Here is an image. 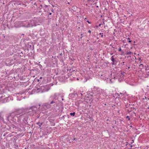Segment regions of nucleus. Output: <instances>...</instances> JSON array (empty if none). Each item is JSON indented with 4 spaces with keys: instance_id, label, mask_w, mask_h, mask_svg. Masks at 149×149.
Instances as JSON below:
<instances>
[{
    "instance_id": "f257e3e1",
    "label": "nucleus",
    "mask_w": 149,
    "mask_h": 149,
    "mask_svg": "<svg viewBox=\"0 0 149 149\" xmlns=\"http://www.w3.org/2000/svg\"><path fill=\"white\" fill-rule=\"evenodd\" d=\"M24 118V113L22 110H19L11 113L7 118L8 120L10 123L13 122L16 123L17 127L21 130L23 129L24 126L23 124L21 123V119Z\"/></svg>"
},
{
    "instance_id": "f03ea898",
    "label": "nucleus",
    "mask_w": 149,
    "mask_h": 149,
    "mask_svg": "<svg viewBox=\"0 0 149 149\" xmlns=\"http://www.w3.org/2000/svg\"><path fill=\"white\" fill-rule=\"evenodd\" d=\"M37 108L36 106H33L26 109L24 111V118L23 121L25 125H29L27 122L29 116H33L36 113Z\"/></svg>"
},
{
    "instance_id": "7ed1b4c3",
    "label": "nucleus",
    "mask_w": 149,
    "mask_h": 149,
    "mask_svg": "<svg viewBox=\"0 0 149 149\" xmlns=\"http://www.w3.org/2000/svg\"><path fill=\"white\" fill-rule=\"evenodd\" d=\"M56 96V94L55 93L54 94L55 97H53L52 96H50L49 99V101L50 102L45 103L42 105L41 107L42 111H43L48 109L53 108L54 107H55L56 103L54 99Z\"/></svg>"
},
{
    "instance_id": "20e7f679",
    "label": "nucleus",
    "mask_w": 149,
    "mask_h": 149,
    "mask_svg": "<svg viewBox=\"0 0 149 149\" xmlns=\"http://www.w3.org/2000/svg\"><path fill=\"white\" fill-rule=\"evenodd\" d=\"M47 86H42L39 88H37V90H39L38 92L42 93L44 92L47 91H48L47 88Z\"/></svg>"
},
{
    "instance_id": "39448f33",
    "label": "nucleus",
    "mask_w": 149,
    "mask_h": 149,
    "mask_svg": "<svg viewBox=\"0 0 149 149\" xmlns=\"http://www.w3.org/2000/svg\"><path fill=\"white\" fill-rule=\"evenodd\" d=\"M13 100V98L12 97L9 96L6 97L4 99V102H8L10 100Z\"/></svg>"
},
{
    "instance_id": "423d86ee",
    "label": "nucleus",
    "mask_w": 149,
    "mask_h": 149,
    "mask_svg": "<svg viewBox=\"0 0 149 149\" xmlns=\"http://www.w3.org/2000/svg\"><path fill=\"white\" fill-rule=\"evenodd\" d=\"M114 56H112L111 58V59L112 61L111 64L112 65H115L117 63L116 61L113 58Z\"/></svg>"
},
{
    "instance_id": "0eeeda50",
    "label": "nucleus",
    "mask_w": 149,
    "mask_h": 149,
    "mask_svg": "<svg viewBox=\"0 0 149 149\" xmlns=\"http://www.w3.org/2000/svg\"><path fill=\"white\" fill-rule=\"evenodd\" d=\"M13 2L15 3L17 5H21L22 3V2L20 1H14Z\"/></svg>"
},
{
    "instance_id": "6e6552de",
    "label": "nucleus",
    "mask_w": 149,
    "mask_h": 149,
    "mask_svg": "<svg viewBox=\"0 0 149 149\" xmlns=\"http://www.w3.org/2000/svg\"><path fill=\"white\" fill-rule=\"evenodd\" d=\"M75 114V113L74 112L73 113H70V115L71 116H74Z\"/></svg>"
},
{
    "instance_id": "1a4fd4ad",
    "label": "nucleus",
    "mask_w": 149,
    "mask_h": 149,
    "mask_svg": "<svg viewBox=\"0 0 149 149\" xmlns=\"http://www.w3.org/2000/svg\"><path fill=\"white\" fill-rule=\"evenodd\" d=\"M72 8H73L75 10H74V11H76V9H77V8L76 6H72Z\"/></svg>"
},
{
    "instance_id": "9d476101",
    "label": "nucleus",
    "mask_w": 149,
    "mask_h": 149,
    "mask_svg": "<svg viewBox=\"0 0 149 149\" xmlns=\"http://www.w3.org/2000/svg\"><path fill=\"white\" fill-rule=\"evenodd\" d=\"M131 53H132V52H127L126 54L128 55H130L131 54Z\"/></svg>"
},
{
    "instance_id": "9b49d317",
    "label": "nucleus",
    "mask_w": 149,
    "mask_h": 149,
    "mask_svg": "<svg viewBox=\"0 0 149 149\" xmlns=\"http://www.w3.org/2000/svg\"><path fill=\"white\" fill-rule=\"evenodd\" d=\"M24 134H23L22 133H21L20 134H18V136H24Z\"/></svg>"
},
{
    "instance_id": "f8f14e48",
    "label": "nucleus",
    "mask_w": 149,
    "mask_h": 149,
    "mask_svg": "<svg viewBox=\"0 0 149 149\" xmlns=\"http://www.w3.org/2000/svg\"><path fill=\"white\" fill-rule=\"evenodd\" d=\"M42 124H43V123H42L40 124L39 125V128L40 127V129H41V125H42Z\"/></svg>"
},
{
    "instance_id": "ddd939ff",
    "label": "nucleus",
    "mask_w": 149,
    "mask_h": 149,
    "mask_svg": "<svg viewBox=\"0 0 149 149\" xmlns=\"http://www.w3.org/2000/svg\"><path fill=\"white\" fill-rule=\"evenodd\" d=\"M119 52H122V50L121 48L120 47L119 49L118 50Z\"/></svg>"
},
{
    "instance_id": "4468645a",
    "label": "nucleus",
    "mask_w": 149,
    "mask_h": 149,
    "mask_svg": "<svg viewBox=\"0 0 149 149\" xmlns=\"http://www.w3.org/2000/svg\"><path fill=\"white\" fill-rule=\"evenodd\" d=\"M126 118H128V120H130V118H129V117L128 116H127L126 117Z\"/></svg>"
},
{
    "instance_id": "2eb2a0df",
    "label": "nucleus",
    "mask_w": 149,
    "mask_h": 149,
    "mask_svg": "<svg viewBox=\"0 0 149 149\" xmlns=\"http://www.w3.org/2000/svg\"><path fill=\"white\" fill-rule=\"evenodd\" d=\"M128 39L129 40H128V42H131L132 41L130 40V38H128Z\"/></svg>"
},
{
    "instance_id": "dca6fc26",
    "label": "nucleus",
    "mask_w": 149,
    "mask_h": 149,
    "mask_svg": "<svg viewBox=\"0 0 149 149\" xmlns=\"http://www.w3.org/2000/svg\"><path fill=\"white\" fill-rule=\"evenodd\" d=\"M126 67L127 68H128V69H129V70L130 68V66H128L127 65H126Z\"/></svg>"
},
{
    "instance_id": "f3484780",
    "label": "nucleus",
    "mask_w": 149,
    "mask_h": 149,
    "mask_svg": "<svg viewBox=\"0 0 149 149\" xmlns=\"http://www.w3.org/2000/svg\"><path fill=\"white\" fill-rule=\"evenodd\" d=\"M22 6H24V7H26V5L22 3Z\"/></svg>"
},
{
    "instance_id": "a211bd4d",
    "label": "nucleus",
    "mask_w": 149,
    "mask_h": 149,
    "mask_svg": "<svg viewBox=\"0 0 149 149\" xmlns=\"http://www.w3.org/2000/svg\"><path fill=\"white\" fill-rule=\"evenodd\" d=\"M100 35H101V34H102L101 37H103V35H102V34H103V33H100Z\"/></svg>"
},
{
    "instance_id": "6ab92c4d",
    "label": "nucleus",
    "mask_w": 149,
    "mask_h": 149,
    "mask_svg": "<svg viewBox=\"0 0 149 149\" xmlns=\"http://www.w3.org/2000/svg\"><path fill=\"white\" fill-rule=\"evenodd\" d=\"M82 95H83V94H82V93H80V94H79V96H80V95H81V96H82Z\"/></svg>"
},
{
    "instance_id": "aec40b11",
    "label": "nucleus",
    "mask_w": 149,
    "mask_h": 149,
    "mask_svg": "<svg viewBox=\"0 0 149 149\" xmlns=\"http://www.w3.org/2000/svg\"><path fill=\"white\" fill-rule=\"evenodd\" d=\"M134 142V141L133 140H132V142H131V144L132 143H133Z\"/></svg>"
},
{
    "instance_id": "412c9836",
    "label": "nucleus",
    "mask_w": 149,
    "mask_h": 149,
    "mask_svg": "<svg viewBox=\"0 0 149 149\" xmlns=\"http://www.w3.org/2000/svg\"><path fill=\"white\" fill-rule=\"evenodd\" d=\"M15 146H16V147H18V145L16 144H15Z\"/></svg>"
},
{
    "instance_id": "4be33fe9",
    "label": "nucleus",
    "mask_w": 149,
    "mask_h": 149,
    "mask_svg": "<svg viewBox=\"0 0 149 149\" xmlns=\"http://www.w3.org/2000/svg\"><path fill=\"white\" fill-rule=\"evenodd\" d=\"M101 25H102V24H100L99 25V26H100Z\"/></svg>"
},
{
    "instance_id": "5701e85b",
    "label": "nucleus",
    "mask_w": 149,
    "mask_h": 149,
    "mask_svg": "<svg viewBox=\"0 0 149 149\" xmlns=\"http://www.w3.org/2000/svg\"><path fill=\"white\" fill-rule=\"evenodd\" d=\"M88 32L90 33L91 32V31L90 30H89L88 31Z\"/></svg>"
},
{
    "instance_id": "b1692460",
    "label": "nucleus",
    "mask_w": 149,
    "mask_h": 149,
    "mask_svg": "<svg viewBox=\"0 0 149 149\" xmlns=\"http://www.w3.org/2000/svg\"><path fill=\"white\" fill-rule=\"evenodd\" d=\"M40 124V122H38V123H37V125H39Z\"/></svg>"
},
{
    "instance_id": "393cba45",
    "label": "nucleus",
    "mask_w": 149,
    "mask_h": 149,
    "mask_svg": "<svg viewBox=\"0 0 149 149\" xmlns=\"http://www.w3.org/2000/svg\"><path fill=\"white\" fill-rule=\"evenodd\" d=\"M52 12H54V10H53V8H52Z\"/></svg>"
},
{
    "instance_id": "a878e982",
    "label": "nucleus",
    "mask_w": 149,
    "mask_h": 149,
    "mask_svg": "<svg viewBox=\"0 0 149 149\" xmlns=\"http://www.w3.org/2000/svg\"><path fill=\"white\" fill-rule=\"evenodd\" d=\"M113 121L115 122V124H116V120H113Z\"/></svg>"
},
{
    "instance_id": "bb28decb",
    "label": "nucleus",
    "mask_w": 149,
    "mask_h": 149,
    "mask_svg": "<svg viewBox=\"0 0 149 149\" xmlns=\"http://www.w3.org/2000/svg\"><path fill=\"white\" fill-rule=\"evenodd\" d=\"M143 65V64H140V65H139V66L140 67L141 65Z\"/></svg>"
},
{
    "instance_id": "cd10ccee",
    "label": "nucleus",
    "mask_w": 149,
    "mask_h": 149,
    "mask_svg": "<svg viewBox=\"0 0 149 149\" xmlns=\"http://www.w3.org/2000/svg\"><path fill=\"white\" fill-rule=\"evenodd\" d=\"M122 52V54H123L124 52L123 51H122V52Z\"/></svg>"
},
{
    "instance_id": "c85d7f7f",
    "label": "nucleus",
    "mask_w": 149,
    "mask_h": 149,
    "mask_svg": "<svg viewBox=\"0 0 149 149\" xmlns=\"http://www.w3.org/2000/svg\"><path fill=\"white\" fill-rule=\"evenodd\" d=\"M1 115H0V120L1 119Z\"/></svg>"
},
{
    "instance_id": "c756f323",
    "label": "nucleus",
    "mask_w": 149,
    "mask_h": 149,
    "mask_svg": "<svg viewBox=\"0 0 149 149\" xmlns=\"http://www.w3.org/2000/svg\"><path fill=\"white\" fill-rule=\"evenodd\" d=\"M52 14V13H49V15H51Z\"/></svg>"
},
{
    "instance_id": "7c9ffc66",
    "label": "nucleus",
    "mask_w": 149,
    "mask_h": 149,
    "mask_svg": "<svg viewBox=\"0 0 149 149\" xmlns=\"http://www.w3.org/2000/svg\"><path fill=\"white\" fill-rule=\"evenodd\" d=\"M102 25H103V24H104V22H103V23H102Z\"/></svg>"
},
{
    "instance_id": "2f4dec72",
    "label": "nucleus",
    "mask_w": 149,
    "mask_h": 149,
    "mask_svg": "<svg viewBox=\"0 0 149 149\" xmlns=\"http://www.w3.org/2000/svg\"><path fill=\"white\" fill-rule=\"evenodd\" d=\"M123 65H124V64H123L124 63V62H123Z\"/></svg>"
},
{
    "instance_id": "473e14b6",
    "label": "nucleus",
    "mask_w": 149,
    "mask_h": 149,
    "mask_svg": "<svg viewBox=\"0 0 149 149\" xmlns=\"http://www.w3.org/2000/svg\"><path fill=\"white\" fill-rule=\"evenodd\" d=\"M45 7H47V5H45Z\"/></svg>"
},
{
    "instance_id": "72a5a7b5",
    "label": "nucleus",
    "mask_w": 149,
    "mask_h": 149,
    "mask_svg": "<svg viewBox=\"0 0 149 149\" xmlns=\"http://www.w3.org/2000/svg\"><path fill=\"white\" fill-rule=\"evenodd\" d=\"M83 36H81V37H80V38H81L82 37H83Z\"/></svg>"
},
{
    "instance_id": "f704fd0d",
    "label": "nucleus",
    "mask_w": 149,
    "mask_h": 149,
    "mask_svg": "<svg viewBox=\"0 0 149 149\" xmlns=\"http://www.w3.org/2000/svg\"><path fill=\"white\" fill-rule=\"evenodd\" d=\"M145 99H146V97L145 96Z\"/></svg>"
},
{
    "instance_id": "c9c22d12",
    "label": "nucleus",
    "mask_w": 149,
    "mask_h": 149,
    "mask_svg": "<svg viewBox=\"0 0 149 149\" xmlns=\"http://www.w3.org/2000/svg\"><path fill=\"white\" fill-rule=\"evenodd\" d=\"M75 139H76V138H74V140H75Z\"/></svg>"
},
{
    "instance_id": "e433bc0d",
    "label": "nucleus",
    "mask_w": 149,
    "mask_h": 149,
    "mask_svg": "<svg viewBox=\"0 0 149 149\" xmlns=\"http://www.w3.org/2000/svg\"><path fill=\"white\" fill-rule=\"evenodd\" d=\"M42 78V77H40V79H41Z\"/></svg>"
},
{
    "instance_id": "4c0bfd02",
    "label": "nucleus",
    "mask_w": 149,
    "mask_h": 149,
    "mask_svg": "<svg viewBox=\"0 0 149 149\" xmlns=\"http://www.w3.org/2000/svg\"><path fill=\"white\" fill-rule=\"evenodd\" d=\"M62 100H63L64 99H63V98H62Z\"/></svg>"
},
{
    "instance_id": "58836bf2",
    "label": "nucleus",
    "mask_w": 149,
    "mask_h": 149,
    "mask_svg": "<svg viewBox=\"0 0 149 149\" xmlns=\"http://www.w3.org/2000/svg\"><path fill=\"white\" fill-rule=\"evenodd\" d=\"M87 22L89 23H90V22L88 21Z\"/></svg>"
},
{
    "instance_id": "ea45409f",
    "label": "nucleus",
    "mask_w": 149,
    "mask_h": 149,
    "mask_svg": "<svg viewBox=\"0 0 149 149\" xmlns=\"http://www.w3.org/2000/svg\"><path fill=\"white\" fill-rule=\"evenodd\" d=\"M68 4H70V3L69 2H68Z\"/></svg>"
},
{
    "instance_id": "a19ab883",
    "label": "nucleus",
    "mask_w": 149,
    "mask_h": 149,
    "mask_svg": "<svg viewBox=\"0 0 149 149\" xmlns=\"http://www.w3.org/2000/svg\"><path fill=\"white\" fill-rule=\"evenodd\" d=\"M82 35H83V34L81 33V36H82Z\"/></svg>"
},
{
    "instance_id": "79ce46f5",
    "label": "nucleus",
    "mask_w": 149,
    "mask_h": 149,
    "mask_svg": "<svg viewBox=\"0 0 149 149\" xmlns=\"http://www.w3.org/2000/svg\"><path fill=\"white\" fill-rule=\"evenodd\" d=\"M62 53H61V54H60V55H62Z\"/></svg>"
},
{
    "instance_id": "37998d69",
    "label": "nucleus",
    "mask_w": 149,
    "mask_h": 149,
    "mask_svg": "<svg viewBox=\"0 0 149 149\" xmlns=\"http://www.w3.org/2000/svg\"><path fill=\"white\" fill-rule=\"evenodd\" d=\"M144 98H143V100H144Z\"/></svg>"
},
{
    "instance_id": "c03bdc74",
    "label": "nucleus",
    "mask_w": 149,
    "mask_h": 149,
    "mask_svg": "<svg viewBox=\"0 0 149 149\" xmlns=\"http://www.w3.org/2000/svg\"><path fill=\"white\" fill-rule=\"evenodd\" d=\"M96 7L97 8V7H98V6H96Z\"/></svg>"
},
{
    "instance_id": "a18cd8bd",
    "label": "nucleus",
    "mask_w": 149,
    "mask_h": 149,
    "mask_svg": "<svg viewBox=\"0 0 149 149\" xmlns=\"http://www.w3.org/2000/svg\"><path fill=\"white\" fill-rule=\"evenodd\" d=\"M96 27H98V26H96Z\"/></svg>"
},
{
    "instance_id": "49530a36",
    "label": "nucleus",
    "mask_w": 149,
    "mask_h": 149,
    "mask_svg": "<svg viewBox=\"0 0 149 149\" xmlns=\"http://www.w3.org/2000/svg\"><path fill=\"white\" fill-rule=\"evenodd\" d=\"M114 79H115V77H114Z\"/></svg>"
},
{
    "instance_id": "de8ad7c7",
    "label": "nucleus",
    "mask_w": 149,
    "mask_h": 149,
    "mask_svg": "<svg viewBox=\"0 0 149 149\" xmlns=\"http://www.w3.org/2000/svg\"><path fill=\"white\" fill-rule=\"evenodd\" d=\"M148 45H149V44H147Z\"/></svg>"
},
{
    "instance_id": "09e8293b",
    "label": "nucleus",
    "mask_w": 149,
    "mask_h": 149,
    "mask_svg": "<svg viewBox=\"0 0 149 149\" xmlns=\"http://www.w3.org/2000/svg\"><path fill=\"white\" fill-rule=\"evenodd\" d=\"M39 81V79H38V81Z\"/></svg>"
},
{
    "instance_id": "8fccbe9b",
    "label": "nucleus",
    "mask_w": 149,
    "mask_h": 149,
    "mask_svg": "<svg viewBox=\"0 0 149 149\" xmlns=\"http://www.w3.org/2000/svg\"><path fill=\"white\" fill-rule=\"evenodd\" d=\"M139 60H140V59H141V58H139Z\"/></svg>"
},
{
    "instance_id": "3c124183",
    "label": "nucleus",
    "mask_w": 149,
    "mask_h": 149,
    "mask_svg": "<svg viewBox=\"0 0 149 149\" xmlns=\"http://www.w3.org/2000/svg\"><path fill=\"white\" fill-rule=\"evenodd\" d=\"M64 77V76H62L61 77Z\"/></svg>"
},
{
    "instance_id": "603ef678",
    "label": "nucleus",
    "mask_w": 149,
    "mask_h": 149,
    "mask_svg": "<svg viewBox=\"0 0 149 149\" xmlns=\"http://www.w3.org/2000/svg\"><path fill=\"white\" fill-rule=\"evenodd\" d=\"M148 99L149 100V98H148Z\"/></svg>"
},
{
    "instance_id": "864d4df0",
    "label": "nucleus",
    "mask_w": 149,
    "mask_h": 149,
    "mask_svg": "<svg viewBox=\"0 0 149 149\" xmlns=\"http://www.w3.org/2000/svg\"><path fill=\"white\" fill-rule=\"evenodd\" d=\"M79 40H80V39H79Z\"/></svg>"
},
{
    "instance_id": "5fc2aeb1",
    "label": "nucleus",
    "mask_w": 149,
    "mask_h": 149,
    "mask_svg": "<svg viewBox=\"0 0 149 149\" xmlns=\"http://www.w3.org/2000/svg\"><path fill=\"white\" fill-rule=\"evenodd\" d=\"M31 1H32V0H30Z\"/></svg>"
}]
</instances>
